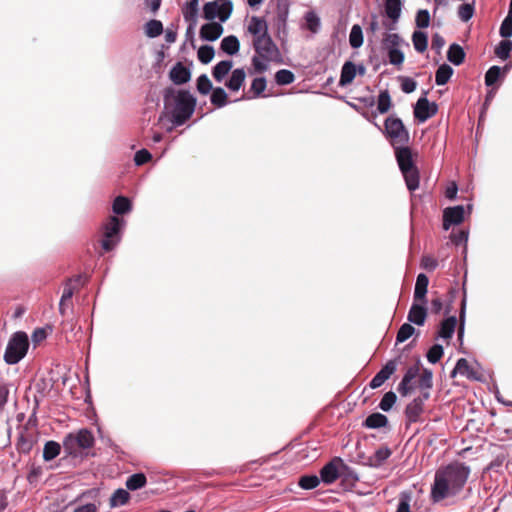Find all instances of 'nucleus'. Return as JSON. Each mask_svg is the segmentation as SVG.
<instances>
[{
    "label": "nucleus",
    "mask_w": 512,
    "mask_h": 512,
    "mask_svg": "<svg viewBox=\"0 0 512 512\" xmlns=\"http://www.w3.org/2000/svg\"><path fill=\"white\" fill-rule=\"evenodd\" d=\"M470 467L462 462H452L436 470L431 486L430 497L438 503L448 497L458 495L470 476Z\"/></svg>",
    "instance_id": "f257e3e1"
},
{
    "label": "nucleus",
    "mask_w": 512,
    "mask_h": 512,
    "mask_svg": "<svg viewBox=\"0 0 512 512\" xmlns=\"http://www.w3.org/2000/svg\"><path fill=\"white\" fill-rule=\"evenodd\" d=\"M164 102L166 108L171 109V121L175 126L183 125L190 119L196 106V98L189 91H176L173 88L165 90Z\"/></svg>",
    "instance_id": "f03ea898"
},
{
    "label": "nucleus",
    "mask_w": 512,
    "mask_h": 512,
    "mask_svg": "<svg viewBox=\"0 0 512 512\" xmlns=\"http://www.w3.org/2000/svg\"><path fill=\"white\" fill-rule=\"evenodd\" d=\"M395 157L407 188L410 191H415L419 187V171L414 164L411 149L407 146L396 147Z\"/></svg>",
    "instance_id": "7ed1b4c3"
},
{
    "label": "nucleus",
    "mask_w": 512,
    "mask_h": 512,
    "mask_svg": "<svg viewBox=\"0 0 512 512\" xmlns=\"http://www.w3.org/2000/svg\"><path fill=\"white\" fill-rule=\"evenodd\" d=\"M29 349V339L25 332L17 331L13 333L8 340L4 353V361L8 365L19 363L27 354Z\"/></svg>",
    "instance_id": "20e7f679"
},
{
    "label": "nucleus",
    "mask_w": 512,
    "mask_h": 512,
    "mask_svg": "<svg viewBox=\"0 0 512 512\" xmlns=\"http://www.w3.org/2000/svg\"><path fill=\"white\" fill-rule=\"evenodd\" d=\"M94 445V436L88 429H81L77 433H69L63 440V447L69 455H77L82 449H89Z\"/></svg>",
    "instance_id": "39448f33"
},
{
    "label": "nucleus",
    "mask_w": 512,
    "mask_h": 512,
    "mask_svg": "<svg viewBox=\"0 0 512 512\" xmlns=\"http://www.w3.org/2000/svg\"><path fill=\"white\" fill-rule=\"evenodd\" d=\"M125 222L116 216H111L103 229V239L101 246L106 252L113 250L120 242V231Z\"/></svg>",
    "instance_id": "423d86ee"
},
{
    "label": "nucleus",
    "mask_w": 512,
    "mask_h": 512,
    "mask_svg": "<svg viewBox=\"0 0 512 512\" xmlns=\"http://www.w3.org/2000/svg\"><path fill=\"white\" fill-rule=\"evenodd\" d=\"M384 131L392 145L406 144L409 141V132L400 118L388 117L384 123Z\"/></svg>",
    "instance_id": "0eeeda50"
},
{
    "label": "nucleus",
    "mask_w": 512,
    "mask_h": 512,
    "mask_svg": "<svg viewBox=\"0 0 512 512\" xmlns=\"http://www.w3.org/2000/svg\"><path fill=\"white\" fill-rule=\"evenodd\" d=\"M252 45L255 53L264 60L276 61L280 58V51L269 33L253 39Z\"/></svg>",
    "instance_id": "6e6552de"
},
{
    "label": "nucleus",
    "mask_w": 512,
    "mask_h": 512,
    "mask_svg": "<svg viewBox=\"0 0 512 512\" xmlns=\"http://www.w3.org/2000/svg\"><path fill=\"white\" fill-rule=\"evenodd\" d=\"M233 5L227 1L219 5L217 1L207 2L203 7V16L206 20L212 21L219 17L221 22H225L231 15Z\"/></svg>",
    "instance_id": "1a4fd4ad"
},
{
    "label": "nucleus",
    "mask_w": 512,
    "mask_h": 512,
    "mask_svg": "<svg viewBox=\"0 0 512 512\" xmlns=\"http://www.w3.org/2000/svg\"><path fill=\"white\" fill-rule=\"evenodd\" d=\"M437 111V104L434 102L430 103L426 96H423L418 99L414 107V116L419 122L423 123L433 117Z\"/></svg>",
    "instance_id": "9d476101"
},
{
    "label": "nucleus",
    "mask_w": 512,
    "mask_h": 512,
    "mask_svg": "<svg viewBox=\"0 0 512 512\" xmlns=\"http://www.w3.org/2000/svg\"><path fill=\"white\" fill-rule=\"evenodd\" d=\"M342 459L335 457L320 470V479L325 484L334 483L340 475Z\"/></svg>",
    "instance_id": "9b49d317"
},
{
    "label": "nucleus",
    "mask_w": 512,
    "mask_h": 512,
    "mask_svg": "<svg viewBox=\"0 0 512 512\" xmlns=\"http://www.w3.org/2000/svg\"><path fill=\"white\" fill-rule=\"evenodd\" d=\"M464 206L448 207L443 212V228L448 230L451 225H458L464 219Z\"/></svg>",
    "instance_id": "f8f14e48"
},
{
    "label": "nucleus",
    "mask_w": 512,
    "mask_h": 512,
    "mask_svg": "<svg viewBox=\"0 0 512 512\" xmlns=\"http://www.w3.org/2000/svg\"><path fill=\"white\" fill-rule=\"evenodd\" d=\"M247 31L253 36V39H256L269 33L268 24L264 18L259 16H252L249 19Z\"/></svg>",
    "instance_id": "ddd939ff"
},
{
    "label": "nucleus",
    "mask_w": 512,
    "mask_h": 512,
    "mask_svg": "<svg viewBox=\"0 0 512 512\" xmlns=\"http://www.w3.org/2000/svg\"><path fill=\"white\" fill-rule=\"evenodd\" d=\"M426 317L427 309L425 304L414 301L408 312V321L415 325L422 326L425 323Z\"/></svg>",
    "instance_id": "4468645a"
},
{
    "label": "nucleus",
    "mask_w": 512,
    "mask_h": 512,
    "mask_svg": "<svg viewBox=\"0 0 512 512\" xmlns=\"http://www.w3.org/2000/svg\"><path fill=\"white\" fill-rule=\"evenodd\" d=\"M169 77L174 84L181 85L190 80L191 72L181 62H177L170 70Z\"/></svg>",
    "instance_id": "2eb2a0df"
},
{
    "label": "nucleus",
    "mask_w": 512,
    "mask_h": 512,
    "mask_svg": "<svg viewBox=\"0 0 512 512\" xmlns=\"http://www.w3.org/2000/svg\"><path fill=\"white\" fill-rule=\"evenodd\" d=\"M223 33V26L217 22H210L200 28V37L205 41H215Z\"/></svg>",
    "instance_id": "dca6fc26"
},
{
    "label": "nucleus",
    "mask_w": 512,
    "mask_h": 512,
    "mask_svg": "<svg viewBox=\"0 0 512 512\" xmlns=\"http://www.w3.org/2000/svg\"><path fill=\"white\" fill-rule=\"evenodd\" d=\"M456 326H457L456 316L447 317L440 323L436 339L441 338L443 340L449 341L454 335Z\"/></svg>",
    "instance_id": "f3484780"
},
{
    "label": "nucleus",
    "mask_w": 512,
    "mask_h": 512,
    "mask_svg": "<svg viewBox=\"0 0 512 512\" xmlns=\"http://www.w3.org/2000/svg\"><path fill=\"white\" fill-rule=\"evenodd\" d=\"M428 284H429L428 277L425 274L420 273L417 276L416 283H415V289H414V301L415 302H420L422 304H426V301H427L426 294L428 291Z\"/></svg>",
    "instance_id": "a211bd4d"
},
{
    "label": "nucleus",
    "mask_w": 512,
    "mask_h": 512,
    "mask_svg": "<svg viewBox=\"0 0 512 512\" xmlns=\"http://www.w3.org/2000/svg\"><path fill=\"white\" fill-rule=\"evenodd\" d=\"M199 0H190L185 8L183 9V17L190 25L187 29V33H190L197 22Z\"/></svg>",
    "instance_id": "6ab92c4d"
},
{
    "label": "nucleus",
    "mask_w": 512,
    "mask_h": 512,
    "mask_svg": "<svg viewBox=\"0 0 512 512\" xmlns=\"http://www.w3.org/2000/svg\"><path fill=\"white\" fill-rule=\"evenodd\" d=\"M424 412V405L420 399H413L405 408V416L410 423L419 421L421 414Z\"/></svg>",
    "instance_id": "aec40b11"
},
{
    "label": "nucleus",
    "mask_w": 512,
    "mask_h": 512,
    "mask_svg": "<svg viewBox=\"0 0 512 512\" xmlns=\"http://www.w3.org/2000/svg\"><path fill=\"white\" fill-rule=\"evenodd\" d=\"M456 374L464 375L468 379L480 380L478 373L469 365L468 361L465 358H460L457 361L451 376L453 377Z\"/></svg>",
    "instance_id": "412c9836"
},
{
    "label": "nucleus",
    "mask_w": 512,
    "mask_h": 512,
    "mask_svg": "<svg viewBox=\"0 0 512 512\" xmlns=\"http://www.w3.org/2000/svg\"><path fill=\"white\" fill-rule=\"evenodd\" d=\"M245 78V70L243 68H236L232 71L230 78L225 83V86L230 91H238L244 84Z\"/></svg>",
    "instance_id": "4be33fe9"
},
{
    "label": "nucleus",
    "mask_w": 512,
    "mask_h": 512,
    "mask_svg": "<svg viewBox=\"0 0 512 512\" xmlns=\"http://www.w3.org/2000/svg\"><path fill=\"white\" fill-rule=\"evenodd\" d=\"M356 73L357 68L355 64L351 61L345 62L341 69L339 85L344 87L350 84L354 80Z\"/></svg>",
    "instance_id": "5701e85b"
},
{
    "label": "nucleus",
    "mask_w": 512,
    "mask_h": 512,
    "mask_svg": "<svg viewBox=\"0 0 512 512\" xmlns=\"http://www.w3.org/2000/svg\"><path fill=\"white\" fill-rule=\"evenodd\" d=\"M392 451L387 446L377 449L368 459L369 465L374 468L382 466V464L391 456Z\"/></svg>",
    "instance_id": "b1692460"
},
{
    "label": "nucleus",
    "mask_w": 512,
    "mask_h": 512,
    "mask_svg": "<svg viewBox=\"0 0 512 512\" xmlns=\"http://www.w3.org/2000/svg\"><path fill=\"white\" fill-rule=\"evenodd\" d=\"M401 7V0H385V14L393 21V24H395L400 18Z\"/></svg>",
    "instance_id": "393cba45"
},
{
    "label": "nucleus",
    "mask_w": 512,
    "mask_h": 512,
    "mask_svg": "<svg viewBox=\"0 0 512 512\" xmlns=\"http://www.w3.org/2000/svg\"><path fill=\"white\" fill-rule=\"evenodd\" d=\"M464 49L456 43L450 45L447 52V59L454 65L458 66L464 62L465 59Z\"/></svg>",
    "instance_id": "a878e982"
},
{
    "label": "nucleus",
    "mask_w": 512,
    "mask_h": 512,
    "mask_svg": "<svg viewBox=\"0 0 512 512\" xmlns=\"http://www.w3.org/2000/svg\"><path fill=\"white\" fill-rule=\"evenodd\" d=\"M232 67H233L232 60L220 61L219 63H217L214 66V68L212 70V75H213L214 79L217 82H222V80L227 76V74L230 72Z\"/></svg>",
    "instance_id": "bb28decb"
},
{
    "label": "nucleus",
    "mask_w": 512,
    "mask_h": 512,
    "mask_svg": "<svg viewBox=\"0 0 512 512\" xmlns=\"http://www.w3.org/2000/svg\"><path fill=\"white\" fill-rule=\"evenodd\" d=\"M221 50L228 55H235L240 49V42L234 35L226 36L221 41Z\"/></svg>",
    "instance_id": "cd10ccee"
},
{
    "label": "nucleus",
    "mask_w": 512,
    "mask_h": 512,
    "mask_svg": "<svg viewBox=\"0 0 512 512\" xmlns=\"http://www.w3.org/2000/svg\"><path fill=\"white\" fill-rule=\"evenodd\" d=\"M388 424V418L381 413H372L364 421L363 425L366 428L378 429L385 427Z\"/></svg>",
    "instance_id": "c85d7f7f"
},
{
    "label": "nucleus",
    "mask_w": 512,
    "mask_h": 512,
    "mask_svg": "<svg viewBox=\"0 0 512 512\" xmlns=\"http://www.w3.org/2000/svg\"><path fill=\"white\" fill-rule=\"evenodd\" d=\"M82 275H76L66 280L64 284L63 294L61 296V302H69L76 290V286L73 283H80Z\"/></svg>",
    "instance_id": "c756f323"
},
{
    "label": "nucleus",
    "mask_w": 512,
    "mask_h": 512,
    "mask_svg": "<svg viewBox=\"0 0 512 512\" xmlns=\"http://www.w3.org/2000/svg\"><path fill=\"white\" fill-rule=\"evenodd\" d=\"M112 209L115 214L123 215L131 211L132 204L128 198L117 196L113 201Z\"/></svg>",
    "instance_id": "7c9ffc66"
},
{
    "label": "nucleus",
    "mask_w": 512,
    "mask_h": 512,
    "mask_svg": "<svg viewBox=\"0 0 512 512\" xmlns=\"http://www.w3.org/2000/svg\"><path fill=\"white\" fill-rule=\"evenodd\" d=\"M453 75V69L448 64H442L436 71L435 83L438 86L445 85Z\"/></svg>",
    "instance_id": "2f4dec72"
},
{
    "label": "nucleus",
    "mask_w": 512,
    "mask_h": 512,
    "mask_svg": "<svg viewBox=\"0 0 512 512\" xmlns=\"http://www.w3.org/2000/svg\"><path fill=\"white\" fill-rule=\"evenodd\" d=\"M61 451V446L56 441H47L43 448V459L45 461H51L55 459Z\"/></svg>",
    "instance_id": "473e14b6"
},
{
    "label": "nucleus",
    "mask_w": 512,
    "mask_h": 512,
    "mask_svg": "<svg viewBox=\"0 0 512 512\" xmlns=\"http://www.w3.org/2000/svg\"><path fill=\"white\" fill-rule=\"evenodd\" d=\"M146 483L147 479L143 473H135L127 478L126 487L128 490L135 491L144 487Z\"/></svg>",
    "instance_id": "72a5a7b5"
},
{
    "label": "nucleus",
    "mask_w": 512,
    "mask_h": 512,
    "mask_svg": "<svg viewBox=\"0 0 512 512\" xmlns=\"http://www.w3.org/2000/svg\"><path fill=\"white\" fill-rule=\"evenodd\" d=\"M402 43V38L396 33H386L382 39V46L386 51H390V49H399Z\"/></svg>",
    "instance_id": "f704fd0d"
},
{
    "label": "nucleus",
    "mask_w": 512,
    "mask_h": 512,
    "mask_svg": "<svg viewBox=\"0 0 512 512\" xmlns=\"http://www.w3.org/2000/svg\"><path fill=\"white\" fill-rule=\"evenodd\" d=\"M412 42L417 52L423 53L428 46L427 34L422 31H414L412 34Z\"/></svg>",
    "instance_id": "c9c22d12"
},
{
    "label": "nucleus",
    "mask_w": 512,
    "mask_h": 512,
    "mask_svg": "<svg viewBox=\"0 0 512 512\" xmlns=\"http://www.w3.org/2000/svg\"><path fill=\"white\" fill-rule=\"evenodd\" d=\"M210 97V101L213 105H215L218 108L224 107L227 105V93L225 90L221 87L213 88Z\"/></svg>",
    "instance_id": "e433bc0d"
},
{
    "label": "nucleus",
    "mask_w": 512,
    "mask_h": 512,
    "mask_svg": "<svg viewBox=\"0 0 512 512\" xmlns=\"http://www.w3.org/2000/svg\"><path fill=\"white\" fill-rule=\"evenodd\" d=\"M340 472L341 473L339 475V478H341L343 482L351 486L354 485L359 480L357 473L343 461Z\"/></svg>",
    "instance_id": "4c0bfd02"
},
{
    "label": "nucleus",
    "mask_w": 512,
    "mask_h": 512,
    "mask_svg": "<svg viewBox=\"0 0 512 512\" xmlns=\"http://www.w3.org/2000/svg\"><path fill=\"white\" fill-rule=\"evenodd\" d=\"M392 102L388 90L380 91L377 100V110L380 114L387 113L391 108Z\"/></svg>",
    "instance_id": "58836bf2"
},
{
    "label": "nucleus",
    "mask_w": 512,
    "mask_h": 512,
    "mask_svg": "<svg viewBox=\"0 0 512 512\" xmlns=\"http://www.w3.org/2000/svg\"><path fill=\"white\" fill-rule=\"evenodd\" d=\"M349 43L350 46L354 49H357L363 44V32L360 25L355 24L352 26L350 35H349Z\"/></svg>",
    "instance_id": "ea45409f"
},
{
    "label": "nucleus",
    "mask_w": 512,
    "mask_h": 512,
    "mask_svg": "<svg viewBox=\"0 0 512 512\" xmlns=\"http://www.w3.org/2000/svg\"><path fill=\"white\" fill-rule=\"evenodd\" d=\"M24 430L25 429H23L19 434L16 448L18 452L28 454L33 448V440L25 435Z\"/></svg>",
    "instance_id": "a19ab883"
},
{
    "label": "nucleus",
    "mask_w": 512,
    "mask_h": 512,
    "mask_svg": "<svg viewBox=\"0 0 512 512\" xmlns=\"http://www.w3.org/2000/svg\"><path fill=\"white\" fill-rule=\"evenodd\" d=\"M129 497L130 495L126 490L119 488L112 494L110 498V506L117 507L124 505L128 502Z\"/></svg>",
    "instance_id": "79ce46f5"
},
{
    "label": "nucleus",
    "mask_w": 512,
    "mask_h": 512,
    "mask_svg": "<svg viewBox=\"0 0 512 512\" xmlns=\"http://www.w3.org/2000/svg\"><path fill=\"white\" fill-rule=\"evenodd\" d=\"M163 32V25L161 21L159 20H149L145 25V33L150 38H155L162 34Z\"/></svg>",
    "instance_id": "37998d69"
},
{
    "label": "nucleus",
    "mask_w": 512,
    "mask_h": 512,
    "mask_svg": "<svg viewBox=\"0 0 512 512\" xmlns=\"http://www.w3.org/2000/svg\"><path fill=\"white\" fill-rule=\"evenodd\" d=\"M512 51V41L505 39L502 40L495 48V55L502 60H506L510 57Z\"/></svg>",
    "instance_id": "c03bdc74"
},
{
    "label": "nucleus",
    "mask_w": 512,
    "mask_h": 512,
    "mask_svg": "<svg viewBox=\"0 0 512 512\" xmlns=\"http://www.w3.org/2000/svg\"><path fill=\"white\" fill-rule=\"evenodd\" d=\"M295 80V75L292 71L287 69H281L275 74V81L278 85H289Z\"/></svg>",
    "instance_id": "a18cd8bd"
},
{
    "label": "nucleus",
    "mask_w": 512,
    "mask_h": 512,
    "mask_svg": "<svg viewBox=\"0 0 512 512\" xmlns=\"http://www.w3.org/2000/svg\"><path fill=\"white\" fill-rule=\"evenodd\" d=\"M474 12V1L472 3H464L460 5V7L458 8V17L460 18L461 21L467 22L473 17Z\"/></svg>",
    "instance_id": "49530a36"
},
{
    "label": "nucleus",
    "mask_w": 512,
    "mask_h": 512,
    "mask_svg": "<svg viewBox=\"0 0 512 512\" xmlns=\"http://www.w3.org/2000/svg\"><path fill=\"white\" fill-rule=\"evenodd\" d=\"M215 55L214 48L210 45H203L198 49V59L203 64H208L212 61Z\"/></svg>",
    "instance_id": "de8ad7c7"
},
{
    "label": "nucleus",
    "mask_w": 512,
    "mask_h": 512,
    "mask_svg": "<svg viewBox=\"0 0 512 512\" xmlns=\"http://www.w3.org/2000/svg\"><path fill=\"white\" fill-rule=\"evenodd\" d=\"M320 483V478L316 475H304L299 479V486L302 489L310 490L316 488Z\"/></svg>",
    "instance_id": "09e8293b"
},
{
    "label": "nucleus",
    "mask_w": 512,
    "mask_h": 512,
    "mask_svg": "<svg viewBox=\"0 0 512 512\" xmlns=\"http://www.w3.org/2000/svg\"><path fill=\"white\" fill-rule=\"evenodd\" d=\"M415 333V328L408 323H404L398 330L396 341L397 343L405 342Z\"/></svg>",
    "instance_id": "8fccbe9b"
},
{
    "label": "nucleus",
    "mask_w": 512,
    "mask_h": 512,
    "mask_svg": "<svg viewBox=\"0 0 512 512\" xmlns=\"http://www.w3.org/2000/svg\"><path fill=\"white\" fill-rule=\"evenodd\" d=\"M433 386V374L432 371L429 369H423L419 380H418V387L419 389H432Z\"/></svg>",
    "instance_id": "3c124183"
},
{
    "label": "nucleus",
    "mask_w": 512,
    "mask_h": 512,
    "mask_svg": "<svg viewBox=\"0 0 512 512\" xmlns=\"http://www.w3.org/2000/svg\"><path fill=\"white\" fill-rule=\"evenodd\" d=\"M396 400H397L396 394L392 391H389V392L385 393L384 396L382 397V399L379 403V408L384 412H388L393 407Z\"/></svg>",
    "instance_id": "603ef678"
},
{
    "label": "nucleus",
    "mask_w": 512,
    "mask_h": 512,
    "mask_svg": "<svg viewBox=\"0 0 512 512\" xmlns=\"http://www.w3.org/2000/svg\"><path fill=\"white\" fill-rule=\"evenodd\" d=\"M501 76V68L499 66H492L488 69L485 74V85L492 86L494 85Z\"/></svg>",
    "instance_id": "864d4df0"
},
{
    "label": "nucleus",
    "mask_w": 512,
    "mask_h": 512,
    "mask_svg": "<svg viewBox=\"0 0 512 512\" xmlns=\"http://www.w3.org/2000/svg\"><path fill=\"white\" fill-rule=\"evenodd\" d=\"M443 353H444V350H443V347L442 345L440 344H434L427 352V360L432 363V364H435L437 363L443 356Z\"/></svg>",
    "instance_id": "5fc2aeb1"
},
{
    "label": "nucleus",
    "mask_w": 512,
    "mask_h": 512,
    "mask_svg": "<svg viewBox=\"0 0 512 512\" xmlns=\"http://www.w3.org/2000/svg\"><path fill=\"white\" fill-rule=\"evenodd\" d=\"M212 89V83L206 74L197 78V90L200 94L207 95Z\"/></svg>",
    "instance_id": "6e6d98bb"
},
{
    "label": "nucleus",
    "mask_w": 512,
    "mask_h": 512,
    "mask_svg": "<svg viewBox=\"0 0 512 512\" xmlns=\"http://www.w3.org/2000/svg\"><path fill=\"white\" fill-rule=\"evenodd\" d=\"M396 369V360H389L376 374L386 381L395 373Z\"/></svg>",
    "instance_id": "4d7b16f0"
},
{
    "label": "nucleus",
    "mask_w": 512,
    "mask_h": 512,
    "mask_svg": "<svg viewBox=\"0 0 512 512\" xmlns=\"http://www.w3.org/2000/svg\"><path fill=\"white\" fill-rule=\"evenodd\" d=\"M266 86H267V82H266L265 77L255 78L251 84V91L254 93L253 97L254 98L260 97L263 94V92L265 91Z\"/></svg>",
    "instance_id": "13d9d810"
},
{
    "label": "nucleus",
    "mask_w": 512,
    "mask_h": 512,
    "mask_svg": "<svg viewBox=\"0 0 512 512\" xmlns=\"http://www.w3.org/2000/svg\"><path fill=\"white\" fill-rule=\"evenodd\" d=\"M10 387L11 383L5 380H0V411H2L5 408L8 402Z\"/></svg>",
    "instance_id": "bf43d9fd"
},
{
    "label": "nucleus",
    "mask_w": 512,
    "mask_h": 512,
    "mask_svg": "<svg viewBox=\"0 0 512 512\" xmlns=\"http://www.w3.org/2000/svg\"><path fill=\"white\" fill-rule=\"evenodd\" d=\"M389 63L394 66H401L404 62L405 56L400 49H390L387 51Z\"/></svg>",
    "instance_id": "052dcab7"
},
{
    "label": "nucleus",
    "mask_w": 512,
    "mask_h": 512,
    "mask_svg": "<svg viewBox=\"0 0 512 512\" xmlns=\"http://www.w3.org/2000/svg\"><path fill=\"white\" fill-rule=\"evenodd\" d=\"M465 317H466V295L461 301V308L459 313V328H458V339L462 341L464 335V327H465Z\"/></svg>",
    "instance_id": "680f3d73"
},
{
    "label": "nucleus",
    "mask_w": 512,
    "mask_h": 512,
    "mask_svg": "<svg viewBox=\"0 0 512 512\" xmlns=\"http://www.w3.org/2000/svg\"><path fill=\"white\" fill-rule=\"evenodd\" d=\"M415 23L418 28H427L430 24V14L426 9H421L417 12Z\"/></svg>",
    "instance_id": "e2e57ef3"
},
{
    "label": "nucleus",
    "mask_w": 512,
    "mask_h": 512,
    "mask_svg": "<svg viewBox=\"0 0 512 512\" xmlns=\"http://www.w3.org/2000/svg\"><path fill=\"white\" fill-rule=\"evenodd\" d=\"M307 28L316 33L320 28V18L314 12H308L305 15Z\"/></svg>",
    "instance_id": "0e129e2a"
},
{
    "label": "nucleus",
    "mask_w": 512,
    "mask_h": 512,
    "mask_svg": "<svg viewBox=\"0 0 512 512\" xmlns=\"http://www.w3.org/2000/svg\"><path fill=\"white\" fill-rule=\"evenodd\" d=\"M411 494L402 492L400 494L399 503L396 512H411L410 511Z\"/></svg>",
    "instance_id": "69168bd1"
},
{
    "label": "nucleus",
    "mask_w": 512,
    "mask_h": 512,
    "mask_svg": "<svg viewBox=\"0 0 512 512\" xmlns=\"http://www.w3.org/2000/svg\"><path fill=\"white\" fill-rule=\"evenodd\" d=\"M499 34L503 38H509L512 36V17L506 16L505 19L502 21Z\"/></svg>",
    "instance_id": "338daca9"
},
{
    "label": "nucleus",
    "mask_w": 512,
    "mask_h": 512,
    "mask_svg": "<svg viewBox=\"0 0 512 512\" xmlns=\"http://www.w3.org/2000/svg\"><path fill=\"white\" fill-rule=\"evenodd\" d=\"M151 157V153L147 149H141L135 153L134 162L137 166H140L147 163Z\"/></svg>",
    "instance_id": "774afa93"
}]
</instances>
